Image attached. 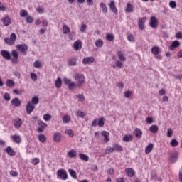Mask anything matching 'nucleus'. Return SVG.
<instances>
[{
	"mask_svg": "<svg viewBox=\"0 0 182 182\" xmlns=\"http://www.w3.org/2000/svg\"><path fill=\"white\" fill-rule=\"evenodd\" d=\"M74 79L77 82V87H82L85 83V75L80 73H77L74 75Z\"/></svg>",
	"mask_w": 182,
	"mask_h": 182,
	"instance_id": "1",
	"label": "nucleus"
},
{
	"mask_svg": "<svg viewBox=\"0 0 182 182\" xmlns=\"http://www.w3.org/2000/svg\"><path fill=\"white\" fill-rule=\"evenodd\" d=\"M64 83L68 86L69 90H73V89H76V87H77V84H76V82L67 77L64 78Z\"/></svg>",
	"mask_w": 182,
	"mask_h": 182,
	"instance_id": "2",
	"label": "nucleus"
},
{
	"mask_svg": "<svg viewBox=\"0 0 182 182\" xmlns=\"http://www.w3.org/2000/svg\"><path fill=\"white\" fill-rule=\"evenodd\" d=\"M57 177L60 180H68V173L65 169H59L57 171Z\"/></svg>",
	"mask_w": 182,
	"mask_h": 182,
	"instance_id": "3",
	"label": "nucleus"
},
{
	"mask_svg": "<svg viewBox=\"0 0 182 182\" xmlns=\"http://www.w3.org/2000/svg\"><path fill=\"white\" fill-rule=\"evenodd\" d=\"M16 48L17 50H19L20 52H21V53H23V55H24V56H26V50H28V46L25 43L23 44H17L16 46Z\"/></svg>",
	"mask_w": 182,
	"mask_h": 182,
	"instance_id": "4",
	"label": "nucleus"
},
{
	"mask_svg": "<svg viewBox=\"0 0 182 182\" xmlns=\"http://www.w3.org/2000/svg\"><path fill=\"white\" fill-rule=\"evenodd\" d=\"M157 23H159V21L155 16H151L150 18L149 26L152 28V29H156L157 28Z\"/></svg>",
	"mask_w": 182,
	"mask_h": 182,
	"instance_id": "5",
	"label": "nucleus"
},
{
	"mask_svg": "<svg viewBox=\"0 0 182 182\" xmlns=\"http://www.w3.org/2000/svg\"><path fill=\"white\" fill-rule=\"evenodd\" d=\"M82 43L80 40H77L74 42L73 48L74 50H82Z\"/></svg>",
	"mask_w": 182,
	"mask_h": 182,
	"instance_id": "6",
	"label": "nucleus"
},
{
	"mask_svg": "<svg viewBox=\"0 0 182 182\" xmlns=\"http://www.w3.org/2000/svg\"><path fill=\"white\" fill-rule=\"evenodd\" d=\"M1 55L6 59V60H11V53L6 50H2L1 51Z\"/></svg>",
	"mask_w": 182,
	"mask_h": 182,
	"instance_id": "7",
	"label": "nucleus"
},
{
	"mask_svg": "<svg viewBox=\"0 0 182 182\" xmlns=\"http://www.w3.org/2000/svg\"><path fill=\"white\" fill-rule=\"evenodd\" d=\"M147 18L146 17H143L141 18H139L138 21V26L140 29V31L144 30V23H146V21Z\"/></svg>",
	"mask_w": 182,
	"mask_h": 182,
	"instance_id": "8",
	"label": "nucleus"
},
{
	"mask_svg": "<svg viewBox=\"0 0 182 182\" xmlns=\"http://www.w3.org/2000/svg\"><path fill=\"white\" fill-rule=\"evenodd\" d=\"M67 64L68 66H76L77 65V59L76 57L70 58L67 61Z\"/></svg>",
	"mask_w": 182,
	"mask_h": 182,
	"instance_id": "9",
	"label": "nucleus"
},
{
	"mask_svg": "<svg viewBox=\"0 0 182 182\" xmlns=\"http://www.w3.org/2000/svg\"><path fill=\"white\" fill-rule=\"evenodd\" d=\"M35 110V105H32L31 102H28L26 105V113L31 114V113Z\"/></svg>",
	"mask_w": 182,
	"mask_h": 182,
	"instance_id": "10",
	"label": "nucleus"
},
{
	"mask_svg": "<svg viewBox=\"0 0 182 182\" xmlns=\"http://www.w3.org/2000/svg\"><path fill=\"white\" fill-rule=\"evenodd\" d=\"M95 62V58L93 57H86L82 60L83 65H90Z\"/></svg>",
	"mask_w": 182,
	"mask_h": 182,
	"instance_id": "11",
	"label": "nucleus"
},
{
	"mask_svg": "<svg viewBox=\"0 0 182 182\" xmlns=\"http://www.w3.org/2000/svg\"><path fill=\"white\" fill-rule=\"evenodd\" d=\"M125 173L128 177H134L136 172L132 168H127L125 169Z\"/></svg>",
	"mask_w": 182,
	"mask_h": 182,
	"instance_id": "12",
	"label": "nucleus"
},
{
	"mask_svg": "<svg viewBox=\"0 0 182 182\" xmlns=\"http://www.w3.org/2000/svg\"><path fill=\"white\" fill-rule=\"evenodd\" d=\"M11 104L13 106H15V107H19V106H21V102L19 100V98L16 97V98H13L11 100Z\"/></svg>",
	"mask_w": 182,
	"mask_h": 182,
	"instance_id": "13",
	"label": "nucleus"
},
{
	"mask_svg": "<svg viewBox=\"0 0 182 182\" xmlns=\"http://www.w3.org/2000/svg\"><path fill=\"white\" fill-rule=\"evenodd\" d=\"M53 139L55 143H60L62 135L58 132H55Z\"/></svg>",
	"mask_w": 182,
	"mask_h": 182,
	"instance_id": "14",
	"label": "nucleus"
},
{
	"mask_svg": "<svg viewBox=\"0 0 182 182\" xmlns=\"http://www.w3.org/2000/svg\"><path fill=\"white\" fill-rule=\"evenodd\" d=\"M4 26H9L11 25V20L9 16H6L1 19Z\"/></svg>",
	"mask_w": 182,
	"mask_h": 182,
	"instance_id": "15",
	"label": "nucleus"
},
{
	"mask_svg": "<svg viewBox=\"0 0 182 182\" xmlns=\"http://www.w3.org/2000/svg\"><path fill=\"white\" fill-rule=\"evenodd\" d=\"M109 9L115 14V15H117V9L116 8V4L114 3V1H111L109 4Z\"/></svg>",
	"mask_w": 182,
	"mask_h": 182,
	"instance_id": "16",
	"label": "nucleus"
},
{
	"mask_svg": "<svg viewBox=\"0 0 182 182\" xmlns=\"http://www.w3.org/2000/svg\"><path fill=\"white\" fill-rule=\"evenodd\" d=\"M134 134H135V137H136V139H141L143 132L141 129L136 128L134 132Z\"/></svg>",
	"mask_w": 182,
	"mask_h": 182,
	"instance_id": "17",
	"label": "nucleus"
},
{
	"mask_svg": "<svg viewBox=\"0 0 182 182\" xmlns=\"http://www.w3.org/2000/svg\"><path fill=\"white\" fill-rule=\"evenodd\" d=\"M63 33H64V35H66L68 33H70V35H75L74 32L70 33V28L66 25H64L63 27Z\"/></svg>",
	"mask_w": 182,
	"mask_h": 182,
	"instance_id": "18",
	"label": "nucleus"
},
{
	"mask_svg": "<svg viewBox=\"0 0 182 182\" xmlns=\"http://www.w3.org/2000/svg\"><path fill=\"white\" fill-rule=\"evenodd\" d=\"M178 46H180V41H174L169 46V49L170 50H174L175 48H178Z\"/></svg>",
	"mask_w": 182,
	"mask_h": 182,
	"instance_id": "19",
	"label": "nucleus"
},
{
	"mask_svg": "<svg viewBox=\"0 0 182 182\" xmlns=\"http://www.w3.org/2000/svg\"><path fill=\"white\" fill-rule=\"evenodd\" d=\"M178 159V153L175 152L171 155L170 161L172 163H176Z\"/></svg>",
	"mask_w": 182,
	"mask_h": 182,
	"instance_id": "20",
	"label": "nucleus"
},
{
	"mask_svg": "<svg viewBox=\"0 0 182 182\" xmlns=\"http://www.w3.org/2000/svg\"><path fill=\"white\" fill-rule=\"evenodd\" d=\"M21 126H22V120L20 118H16L14 120V127L20 129Z\"/></svg>",
	"mask_w": 182,
	"mask_h": 182,
	"instance_id": "21",
	"label": "nucleus"
},
{
	"mask_svg": "<svg viewBox=\"0 0 182 182\" xmlns=\"http://www.w3.org/2000/svg\"><path fill=\"white\" fill-rule=\"evenodd\" d=\"M154 147V144L150 143L146 148H145V153L146 154H149L151 153L153 148Z\"/></svg>",
	"mask_w": 182,
	"mask_h": 182,
	"instance_id": "22",
	"label": "nucleus"
},
{
	"mask_svg": "<svg viewBox=\"0 0 182 182\" xmlns=\"http://www.w3.org/2000/svg\"><path fill=\"white\" fill-rule=\"evenodd\" d=\"M67 156H68L70 159H75V157H77V153H76V151L73 149L68 152Z\"/></svg>",
	"mask_w": 182,
	"mask_h": 182,
	"instance_id": "23",
	"label": "nucleus"
},
{
	"mask_svg": "<svg viewBox=\"0 0 182 182\" xmlns=\"http://www.w3.org/2000/svg\"><path fill=\"white\" fill-rule=\"evenodd\" d=\"M100 8L101 12H102V14L107 13V6H106V4H105L103 2L100 3Z\"/></svg>",
	"mask_w": 182,
	"mask_h": 182,
	"instance_id": "24",
	"label": "nucleus"
},
{
	"mask_svg": "<svg viewBox=\"0 0 182 182\" xmlns=\"http://www.w3.org/2000/svg\"><path fill=\"white\" fill-rule=\"evenodd\" d=\"M68 173H70V176L74 178V180L77 179V175L76 174V171L73 169H68Z\"/></svg>",
	"mask_w": 182,
	"mask_h": 182,
	"instance_id": "25",
	"label": "nucleus"
},
{
	"mask_svg": "<svg viewBox=\"0 0 182 182\" xmlns=\"http://www.w3.org/2000/svg\"><path fill=\"white\" fill-rule=\"evenodd\" d=\"M125 12H127L128 14H132V12H133V6L132 5V4L130 3L127 4Z\"/></svg>",
	"mask_w": 182,
	"mask_h": 182,
	"instance_id": "26",
	"label": "nucleus"
},
{
	"mask_svg": "<svg viewBox=\"0 0 182 182\" xmlns=\"http://www.w3.org/2000/svg\"><path fill=\"white\" fill-rule=\"evenodd\" d=\"M123 141L126 143H129V141H132L133 140V136L132 135H124L122 138Z\"/></svg>",
	"mask_w": 182,
	"mask_h": 182,
	"instance_id": "27",
	"label": "nucleus"
},
{
	"mask_svg": "<svg viewBox=\"0 0 182 182\" xmlns=\"http://www.w3.org/2000/svg\"><path fill=\"white\" fill-rule=\"evenodd\" d=\"M117 55L119 59L122 60V62H124L126 60V57H124V54H123V52L119 50L117 53Z\"/></svg>",
	"mask_w": 182,
	"mask_h": 182,
	"instance_id": "28",
	"label": "nucleus"
},
{
	"mask_svg": "<svg viewBox=\"0 0 182 182\" xmlns=\"http://www.w3.org/2000/svg\"><path fill=\"white\" fill-rule=\"evenodd\" d=\"M151 53L153 55H159L160 53V48L159 46H154L151 48Z\"/></svg>",
	"mask_w": 182,
	"mask_h": 182,
	"instance_id": "29",
	"label": "nucleus"
},
{
	"mask_svg": "<svg viewBox=\"0 0 182 182\" xmlns=\"http://www.w3.org/2000/svg\"><path fill=\"white\" fill-rule=\"evenodd\" d=\"M55 87H57V89L62 87V79L59 77L55 80Z\"/></svg>",
	"mask_w": 182,
	"mask_h": 182,
	"instance_id": "30",
	"label": "nucleus"
},
{
	"mask_svg": "<svg viewBox=\"0 0 182 182\" xmlns=\"http://www.w3.org/2000/svg\"><path fill=\"white\" fill-rule=\"evenodd\" d=\"M6 152L8 153L9 156H15V154H16L14 149L11 146H8L6 149Z\"/></svg>",
	"mask_w": 182,
	"mask_h": 182,
	"instance_id": "31",
	"label": "nucleus"
},
{
	"mask_svg": "<svg viewBox=\"0 0 182 182\" xmlns=\"http://www.w3.org/2000/svg\"><path fill=\"white\" fill-rule=\"evenodd\" d=\"M114 150H115V151H119V152L123 151V146H122L119 144H114Z\"/></svg>",
	"mask_w": 182,
	"mask_h": 182,
	"instance_id": "32",
	"label": "nucleus"
},
{
	"mask_svg": "<svg viewBox=\"0 0 182 182\" xmlns=\"http://www.w3.org/2000/svg\"><path fill=\"white\" fill-rule=\"evenodd\" d=\"M149 131H151V133H157L159 132V127H157V125H151L149 127Z\"/></svg>",
	"mask_w": 182,
	"mask_h": 182,
	"instance_id": "33",
	"label": "nucleus"
},
{
	"mask_svg": "<svg viewBox=\"0 0 182 182\" xmlns=\"http://www.w3.org/2000/svg\"><path fill=\"white\" fill-rule=\"evenodd\" d=\"M12 139H14V143H17L18 144H19V143H21V136L13 135Z\"/></svg>",
	"mask_w": 182,
	"mask_h": 182,
	"instance_id": "34",
	"label": "nucleus"
},
{
	"mask_svg": "<svg viewBox=\"0 0 182 182\" xmlns=\"http://www.w3.org/2000/svg\"><path fill=\"white\" fill-rule=\"evenodd\" d=\"M31 103L33 105H38L39 103V97L38 96H34L31 99Z\"/></svg>",
	"mask_w": 182,
	"mask_h": 182,
	"instance_id": "35",
	"label": "nucleus"
},
{
	"mask_svg": "<svg viewBox=\"0 0 182 182\" xmlns=\"http://www.w3.org/2000/svg\"><path fill=\"white\" fill-rule=\"evenodd\" d=\"M79 157L84 161H87L89 160V156L85 154H79Z\"/></svg>",
	"mask_w": 182,
	"mask_h": 182,
	"instance_id": "36",
	"label": "nucleus"
},
{
	"mask_svg": "<svg viewBox=\"0 0 182 182\" xmlns=\"http://www.w3.org/2000/svg\"><path fill=\"white\" fill-rule=\"evenodd\" d=\"M6 85L8 87H14L15 86V82L12 80H7Z\"/></svg>",
	"mask_w": 182,
	"mask_h": 182,
	"instance_id": "37",
	"label": "nucleus"
},
{
	"mask_svg": "<svg viewBox=\"0 0 182 182\" xmlns=\"http://www.w3.org/2000/svg\"><path fill=\"white\" fill-rule=\"evenodd\" d=\"M95 46L97 48H102L103 46V40L102 39H98L95 41Z\"/></svg>",
	"mask_w": 182,
	"mask_h": 182,
	"instance_id": "38",
	"label": "nucleus"
},
{
	"mask_svg": "<svg viewBox=\"0 0 182 182\" xmlns=\"http://www.w3.org/2000/svg\"><path fill=\"white\" fill-rule=\"evenodd\" d=\"M97 125L99 127H103L105 126V117H101L98 119Z\"/></svg>",
	"mask_w": 182,
	"mask_h": 182,
	"instance_id": "39",
	"label": "nucleus"
},
{
	"mask_svg": "<svg viewBox=\"0 0 182 182\" xmlns=\"http://www.w3.org/2000/svg\"><path fill=\"white\" fill-rule=\"evenodd\" d=\"M170 144L172 147H177L178 146V141L176 139H173L171 141Z\"/></svg>",
	"mask_w": 182,
	"mask_h": 182,
	"instance_id": "40",
	"label": "nucleus"
},
{
	"mask_svg": "<svg viewBox=\"0 0 182 182\" xmlns=\"http://www.w3.org/2000/svg\"><path fill=\"white\" fill-rule=\"evenodd\" d=\"M33 66L36 69H41V68H42V63H41V61L39 60H36V62L33 63Z\"/></svg>",
	"mask_w": 182,
	"mask_h": 182,
	"instance_id": "41",
	"label": "nucleus"
},
{
	"mask_svg": "<svg viewBox=\"0 0 182 182\" xmlns=\"http://www.w3.org/2000/svg\"><path fill=\"white\" fill-rule=\"evenodd\" d=\"M38 139L41 141V143H46V136H45L44 134H39L38 135Z\"/></svg>",
	"mask_w": 182,
	"mask_h": 182,
	"instance_id": "42",
	"label": "nucleus"
},
{
	"mask_svg": "<svg viewBox=\"0 0 182 182\" xmlns=\"http://www.w3.org/2000/svg\"><path fill=\"white\" fill-rule=\"evenodd\" d=\"M112 68H113V69H116V68H123V63L117 60V63H116V65H113Z\"/></svg>",
	"mask_w": 182,
	"mask_h": 182,
	"instance_id": "43",
	"label": "nucleus"
},
{
	"mask_svg": "<svg viewBox=\"0 0 182 182\" xmlns=\"http://www.w3.org/2000/svg\"><path fill=\"white\" fill-rule=\"evenodd\" d=\"M20 16H21V18L28 17V11H26V10H21L20 11Z\"/></svg>",
	"mask_w": 182,
	"mask_h": 182,
	"instance_id": "44",
	"label": "nucleus"
},
{
	"mask_svg": "<svg viewBox=\"0 0 182 182\" xmlns=\"http://www.w3.org/2000/svg\"><path fill=\"white\" fill-rule=\"evenodd\" d=\"M76 97H77V99H79V102H85V100H86V97H85L83 94L77 95Z\"/></svg>",
	"mask_w": 182,
	"mask_h": 182,
	"instance_id": "45",
	"label": "nucleus"
},
{
	"mask_svg": "<svg viewBox=\"0 0 182 182\" xmlns=\"http://www.w3.org/2000/svg\"><path fill=\"white\" fill-rule=\"evenodd\" d=\"M43 119L46 122H49V120L52 119V115H50V114H45L43 115Z\"/></svg>",
	"mask_w": 182,
	"mask_h": 182,
	"instance_id": "46",
	"label": "nucleus"
},
{
	"mask_svg": "<svg viewBox=\"0 0 182 182\" xmlns=\"http://www.w3.org/2000/svg\"><path fill=\"white\" fill-rule=\"evenodd\" d=\"M106 38L107 41H109V42L114 41V36L113 34L107 33Z\"/></svg>",
	"mask_w": 182,
	"mask_h": 182,
	"instance_id": "47",
	"label": "nucleus"
},
{
	"mask_svg": "<svg viewBox=\"0 0 182 182\" xmlns=\"http://www.w3.org/2000/svg\"><path fill=\"white\" fill-rule=\"evenodd\" d=\"M169 6H170V8H172V9H174L177 8V3L174 1H171L169 2Z\"/></svg>",
	"mask_w": 182,
	"mask_h": 182,
	"instance_id": "48",
	"label": "nucleus"
},
{
	"mask_svg": "<svg viewBox=\"0 0 182 182\" xmlns=\"http://www.w3.org/2000/svg\"><path fill=\"white\" fill-rule=\"evenodd\" d=\"M63 123H69V122H70V117H69L68 115L63 116Z\"/></svg>",
	"mask_w": 182,
	"mask_h": 182,
	"instance_id": "49",
	"label": "nucleus"
},
{
	"mask_svg": "<svg viewBox=\"0 0 182 182\" xmlns=\"http://www.w3.org/2000/svg\"><path fill=\"white\" fill-rule=\"evenodd\" d=\"M86 29H87V26L86 24H82L80 31L82 32V33H84V32H86Z\"/></svg>",
	"mask_w": 182,
	"mask_h": 182,
	"instance_id": "50",
	"label": "nucleus"
},
{
	"mask_svg": "<svg viewBox=\"0 0 182 182\" xmlns=\"http://www.w3.org/2000/svg\"><path fill=\"white\" fill-rule=\"evenodd\" d=\"M38 126L43 129H46L48 127V124L43 122V121H39Z\"/></svg>",
	"mask_w": 182,
	"mask_h": 182,
	"instance_id": "51",
	"label": "nucleus"
},
{
	"mask_svg": "<svg viewBox=\"0 0 182 182\" xmlns=\"http://www.w3.org/2000/svg\"><path fill=\"white\" fill-rule=\"evenodd\" d=\"M4 99L6 100V102H9L11 100V95L8 92H5L4 94Z\"/></svg>",
	"mask_w": 182,
	"mask_h": 182,
	"instance_id": "52",
	"label": "nucleus"
},
{
	"mask_svg": "<svg viewBox=\"0 0 182 182\" xmlns=\"http://www.w3.org/2000/svg\"><path fill=\"white\" fill-rule=\"evenodd\" d=\"M10 39L13 43H15V41H16V34H15V33H12L10 36Z\"/></svg>",
	"mask_w": 182,
	"mask_h": 182,
	"instance_id": "53",
	"label": "nucleus"
},
{
	"mask_svg": "<svg viewBox=\"0 0 182 182\" xmlns=\"http://www.w3.org/2000/svg\"><path fill=\"white\" fill-rule=\"evenodd\" d=\"M31 77L33 82H36L38 80V75L35 73H31Z\"/></svg>",
	"mask_w": 182,
	"mask_h": 182,
	"instance_id": "54",
	"label": "nucleus"
},
{
	"mask_svg": "<svg viewBox=\"0 0 182 182\" xmlns=\"http://www.w3.org/2000/svg\"><path fill=\"white\" fill-rule=\"evenodd\" d=\"M76 116L77 117H81V119H83L85 117V112L82 111H77Z\"/></svg>",
	"mask_w": 182,
	"mask_h": 182,
	"instance_id": "55",
	"label": "nucleus"
},
{
	"mask_svg": "<svg viewBox=\"0 0 182 182\" xmlns=\"http://www.w3.org/2000/svg\"><path fill=\"white\" fill-rule=\"evenodd\" d=\"M4 42L6 43V45H14V43L12 42V40L9 38H5Z\"/></svg>",
	"mask_w": 182,
	"mask_h": 182,
	"instance_id": "56",
	"label": "nucleus"
},
{
	"mask_svg": "<svg viewBox=\"0 0 182 182\" xmlns=\"http://www.w3.org/2000/svg\"><path fill=\"white\" fill-rule=\"evenodd\" d=\"M65 134H68L70 137H73V131L72 129H67L65 131Z\"/></svg>",
	"mask_w": 182,
	"mask_h": 182,
	"instance_id": "57",
	"label": "nucleus"
},
{
	"mask_svg": "<svg viewBox=\"0 0 182 182\" xmlns=\"http://www.w3.org/2000/svg\"><path fill=\"white\" fill-rule=\"evenodd\" d=\"M26 22H27V23H33V18L32 16H28L26 18Z\"/></svg>",
	"mask_w": 182,
	"mask_h": 182,
	"instance_id": "58",
	"label": "nucleus"
},
{
	"mask_svg": "<svg viewBox=\"0 0 182 182\" xmlns=\"http://www.w3.org/2000/svg\"><path fill=\"white\" fill-rule=\"evenodd\" d=\"M11 55L13 56V58H18L19 53L16 50H13L11 51Z\"/></svg>",
	"mask_w": 182,
	"mask_h": 182,
	"instance_id": "59",
	"label": "nucleus"
},
{
	"mask_svg": "<svg viewBox=\"0 0 182 182\" xmlns=\"http://www.w3.org/2000/svg\"><path fill=\"white\" fill-rule=\"evenodd\" d=\"M114 151V146L109 147L108 149L105 151L106 154H110V153H113Z\"/></svg>",
	"mask_w": 182,
	"mask_h": 182,
	"instance_id": "60",
	"label": "nucleus"
},
{
	"mask_svg": "<svg viewBox=\"0 0 182 182\" xmlns=\"http://www.w3.org/2000/svg\"><path fill=\"white\" fill-rule=\"evenodd\" d=\"M127 40L129 42H134V36L132 34H128L127 36Z\"/></svg>",
	"mask_w": 182,
	"mask_h": 182,
	"instance_id": "61",
	"label": "nucleus"
},
{
	"mask_svg": "<svg viewBox=\"0 0 182 182\" xmlns=\"http://www.w3.org/2000/svg\"><path fill=\"white\" fill-rule=\"evenodd\" d=\"M146 123H147V124H151V123H153V117H146Z\"/></svg>",
	"mask_w": 182,
	"mask_h": 182,
	"instance_id": "62",
	"label": "nucleus"
},
{
	"mask_svg": "<svg viewBox=\"0 0 182 182\" xmlns=\"http://www.w3.org/2000/svg\"><path fill=\"white\" fill-rule=\"evenodd\" d=\"M124 96L127 99H129V97H130V96H132V92L130 90L125 92Z\"/></svg>",
	"mask_w": 182,
	"mask_h": 182,
	"instance_id": "63",
	"label": "nucleus"
},
{
	"mask_svg": "<svg viewBox=\"0 0 182 182\" xmlns=\"http://www.w3.org/2000/svg\"><path fill=\"white\" fill-rule=\"evenodd\" d=\"M171 136H173V129H171V128H169L167 131V137H171Z\"/></svg>",
	"mask_w": 182,
	"mask_h": 182,
	"instance_id": "64",
	"label": "nucleus"
}]
</instances>
